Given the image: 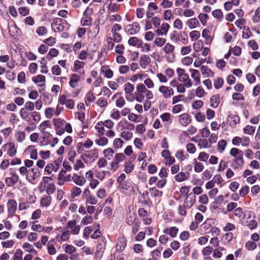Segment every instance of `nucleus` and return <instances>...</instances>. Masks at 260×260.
<instances>
[{
    "label": "nucleus",
    "mask_w": 260,
    "mask_h": 260,
    "mask_svg": "<svg viewBox=\"0 0 260 260\" xmlns=\"http://www.w3.org/2000/svg\"><path fill=\"white\" fill-rule=\"evenodd\" d=\"M136 214L132 211H129L126 217V222L128 225H132L135 222V220L136 218Z\"/></svg>",
    "instance_id": "ea45409f"
},
{
    "label": "nucleus",
    "mask_w": 260,
    "mask_h": 260,
    "mask_svg": "<svg viewBox=\"0 0 260 260\" xmlns=\"http://www.w3.org/2000/svg\"><path fill=\"white\" fill-rule=\"evenodd\" d=\"M82 193L81 189L77 186H73L70 190V195L72 198L79 197Z\"/></svg>",
    "instance_id": "c03bdc74"
},
{
    "label": "nucleus",
    "mask_w": 260,
    "mask_h": 260,
    "mask_svg": "<svg viewBox=\"0 0 260 260\" xmlns=\"http://www.w3.org/2000/svg\"><path fill=\"white\" fill-rule=\"evenodd\" d=\"M227 145V142L225 140H220L219 141L217 145V150L219 152L222 153L224 152Z\"/></svg>",
    "instance_id": "5fc2aeb1"
},
{
    "label": "nucleus",
    "mask_w": 260,
    "mask_h": 260,
    "mask_svg": "<svg viewBox=\"0 0 260 260\" xmlns=\"http://www.w3.org/2000/svg\"><path fill=\"white\" fill-rule=\"evenodd\" d=\"M165 127L169 126L173 122V116L169 112H165L160 115Z\"/></svg>",
    "instance_id": "4468645a"
},
{
    "label": "nucleus",
    "mask_w": 260,
    "mask_h": 260,
    "mask_svg": "<svg viewBox=\"0 0 260 260\" xmlns=\"http://www.w3.org/2000/svg\"><path fill=\"white\" fill-rule=\"evenodd\" d=\"M170 28V25L167 23H162L160 28L157 29L155 32L158 36H166Z\"/></svg>",
    "instance_id": "412c9836"
},
{
    "label": "nucleus",
    "mask_w": 260,
    "mask_h": 260,
    "mask_svg": "<svg viewBox=\"0 0 260 260\" xmlns=\"http://www.w3.org/2000/svg\"><path fill=\"white\" fill-rule=\"evenodd\" d=\"M198 146L200 148H207L211 147V145L209 144L208 141L205 139H200L198 142Z\"/></svg>",
    "instance_id": "338daca9"
},
{
    "label": "nucleus",
    "mask_w": 260,
    "mask_h": 260,
    "mask_svg": "<svg viewBox=\"0 0 260 260\" xmlns=\"http://www.w3.org/2000/svg\"><path fill=\"white\" fill-rule=\"evenodd\" d=\"M158 91L161 93L164 99H169L174 94L172 87L165 85H161L159 87Z\"/></svg>",
    "instance_id": "1a4fd4ad"
},
{
    "label": "nucleus",
    "mask_w": 260,
    "mask_h": 260,
    "mask_svg": "<svg viewBox=\"0 0 260 260\" xmlns=\"http://www.w3.org/2000/svg\"><path fill=\"white\" fill-rule=\"evenodd\" d=\"M230 155L234 157V159H244V154L243 151L236 147L231 149L229 152Z\"/></svg>",
    "instance_id": "dca6fc26"
},
{
    "label": "nucleus",
    "mask_w": 260,
    "mask_h": 260,
    "mask_svg": "<svg viewBox=\"0 0 260 260\" xmlns=\"http://www.w3.org/2000/svg\"><path fill=\"white\" fill-rule=\"evenodd\" d=\"M54 240H51L47 244V251L50 255H55L56 253V250L54 246Z\"/></svg>",
    "instance_id": "a18cd8bd"
},
{
    "label": "nucleus",
    "mask_w": 260,
    "mask_h": 260,
    "mask_svg": "<svg viewBox=\"0 0 260 260\" xmlns=\"http://www.w3.org/2000/svg\"><path fill=\"white\" fill-rule=\"evenodd\" d=\"M25 152L30 155V158L37 159L38 158L37 149L34 145L28 146L25 150Z\"/></svg>",
    "instance_id": "5701e85b"
},
{
    "label": "nucleus",
    "mask_w": 260,
    "mask_h": 260,
    "mask_svg": "<svg viewBox=\"0 0 260 260\" xmlns=\"http://www.w3.org/2000/svg\"><path fill=\"white\" fill-rule=\"evenodd\" d=\"M89 11V9L87 8L84 13V15L85 17H83L81 21V24L83 26H88L91 23V18L87 16V15L88 14V12Z\"/></svg>",
    "instance_id": "c9c22d12"
},
{
    "label": "nucleus",
    "mask_w": 260,
    "mask_h": 260,
    "mask_svg": "<svg viewBox=\"0 0 260 260\" xmlns=\"http://www.w3.org/2000/svg\"><path fill=\"white\" fill-rule=\"evenodd\" d=\"M80 76L76 74H73L70 77V82L69 85L70 86L73 88H75L78 85V83L80 81Z\"/></svg>",
    "instance_id": "c756f323"
},
{
    "label": "nucleus",
    "mask_w": 260,
    "mask_h": 260,
    "mask_svg": "<svg viewBox=\"0 0 260 260\" xmlns=\"http://www.w3.org/2000/svg\"><path fill=\"white\" fill-rule=\"evenodd\" d=\"M139 24L137 22H134L132 24H128L125 27V31L129 35H135L140 30Z\"/></svg>",
    "instance_id": "9b49d317"
},
{
    "label": "nucleus",
    "mask_w": 260,
    "mask_h": 260,
    "mask_svg": "<svg viewBox=\"0 0 260 260\" xmlns=\"http://www.w3.org/2000/svg\"><path fill=\"white\" fill-rule=\"evenodd\" d=\"M244 164V159H234L231 167L234 170H238L242 169Z\"/></svg>",
    "instance_id": "2f4dec72"
},
{
    "label": "nucleus",
    "mask_w": 260,
    "mask_h": 260,
    "mask_svg": "<svg viewBox=\"0 0 260 260\" xmlns=\"http://www.w3.org/2000/svg\"><path fill=\"white\" fill-rule=\"evenodd\" d=\"M124 171L126 174H130L134 169L135 165L131 159L125 161L124 165Z\"/></svg>",
    "instance_id": "473e14b6"
},
{
    "label": "nucleus",
    "mask_w": 260,
    "mask_h": 260,
    "mask_svg": "<svg viewBox=\"0 0 260 260\" xmlns=\"http://www.w3.org/2000/svg\"><path fill=\"white\" fill-rule=\"evenodd\" d=\"M110 117L117 120L120 118V112L118 109L114 108L110 112Z\"/></svg>",
    "instance_id": "0e129e2a"
},
{
    "label": "nucleus",
    "mask_w": 260,
    "mask_h": 260,
    "mask_svg": "<svg viewBox=\"0 0 260 260\" xmlns=\"http://www.w3.org/2000/svg\"><path fill=\"white\" fill-rule=\"evenodd\" d=\"M3 148L6 150L7 154L10 157H14L17 153V148L13 142L6 143L3 145Z\"/></svg>",
    "instance_id": "6e6552de"
},
{
    "label": "nucleus",
    "mask_w": 260,
    "mask_h": 260,
    "mask_svg": "<svg viewBox=\"0 0 260 260\" xmlns=\"http://www.w3.org/2000/svg\"><path fill=\"white\" fill-rule=\"evenodd\" d=\"M203 47V43L201 40L198 41L193 44V49L196 52H199L202 50Z\"/></svg>",
    "instance_id": "e2e57ef3"
},
{
    "label": "nucleus",
    "mask_w": 260,
    "mask_h": 260,
    "mask_svg": "<svg viewBox=\"0 0 260 260\" xmlns=\"http://www.w3.org/2000/svg\"><path fill=\"white\" fill-rule=\"evenodd\" d=\"M192 86V83L183 82L177 84L176 90L178 93H184L186 91V87L190 88Z\"/></svg>",
    "instance_id": "7c9ffc66"
},
{
    "label": "nucleus",
    "mask_w": 260,
    "mask_h": 260,
    "mask_svg": "<svg viewBox=\"0 0 260 260\" xmlns=\"http://www.w3.org/2000/svg\"><path fill=\"white\" fill-rule=\"evenodd\" d=\"M19 178L15 174H13L11 177H6L5 179L6 184L9 187H12L18 182Z\"/></svg>",
    "instance_id": "4be33fe9"
},
{
    "label": "nucleus",
    "mask_w": 260,
    "mask_h": 260,
    "mask_svg": "<svg viewBox=\"0 0 260 260\" xmlns=\"http://www.w3.org/2000/svg\"><path fill=\"white\" fill-rule=\"evenodd\" d=\"M34 82L38 85L39 87H44L45 85L46 78L42 75H38L32 78Z\"/></svg>",
    "instance_id": "b1692460"
},
{
    "label": "nucleus",
    "mask_w": 260,
    "mask_h": 260,
    "mask_svg": "<svg viewBox=\"0 0 260 260\" xmlns=\"http://www.w3.org/2000/svg\"><path fill=\"white\" fill-rule=\"evenodd\" d=\"M7 209L9 214H13L17 209V203L14 200H9L7 203Z\"/></svg>",
    "instance_id": "cd10ccee"
},
{
    "label": "nucleus",
    "mask_w": 260,
    "mask_h": 260,
    "mask_svg": "<svg viewBox=\"0 0 260 260\" xmlns=\"http://www.w3.org/2000/svg\"><path fill=\"white\" fill-rule=\"evenodd\" d=\"M138 48L141 49V51L143 52H148L150 51L151 47L148 43H144L142 41H141L138 46Z\"/></svg>",
    "instance_id": "8fccbe9b"
},
{
    "label": "nucleus",
    "mask_w": 260,
    "mask_h": 260,
    "mask_svg": "<svg viewBox=\"0 0 260 260\" xmlns=\"http://www.w3.org/2000/svg\"><path fill=\"white\" fill-rule=\"evenodd\" d=\"M134 90V86L133 84L129 82L126 83L124 85V91L126 95L132 94Z\"/></svg>",
    "instance_id": "49530a36"
},
{
    "label": "nucleus",
    "mask_w": 260,
    "mask_h": 260,
    "mask_svg": "<svg viewBox=\"0 0 260 260\" xmlns=\"http://www.w3.org/2000/svg\"><path fill=\"white\" fill-rule=\"evenodd\" d=\"M234 238V235L232 233H226L222 236V240L224 244L230 243Z\"/></svg>",
    "instance_id": "603ef678"
},
{
    "label": "nucleus",
    "mask_w": 260,
    "mask_h": 260,
    "mask_svg": "<svg viewBox=\"0 0 260 260\" xmlns=\"http://www.w3.org/2000/svg\"><path fill=\"white\" fill-rule=\"evenodd\" d=\"M15 244V241L13 240H8L7 241H3L1 243L2 246L4 248H12Z\"/></svg>",
    "instance_id": "680f3d73"
},
{
    "label": "nucleus",
    "mask_w": 260,
    "mask_h": 260,
    "mask_svg": "<svg viewBox=\"0 0 260 260\" xmlns=\"http://www.w3.org/2000/svg\"><path fill=\"white\" fill-rule=\"evenodd\" d=\"M149 192L151 197H161L162 195V191L158 190L155 187H152L149 189Z\"/></svg>",
    "instance_id": "13d9d810"
},
{
    "label": "nucleus",
    "mask_w": 260,
    "mask_h": 260,
    "mask_svg": "<svg viewBox=\"0 0 260 260\" xmlns=\"http://www.w3.org/2000/svg\"><path fill=\"white\" fill-rule=\"evenodd\" d=\"M72 180L75 184L79 186H83L86 182L85 178L83 176H79L75 173L73 174Z\"/></svg>",
    "instance_id": "aec40b11"
},
{
    "label": "nucleus",
    "mask_w": 260,
    "mask_h": 260,
    "mask_svg": "<svg viewBox=\"0 0 260 260\" xmlns=\"http://www.w3.org/2000/svg\"><path fill=\"white\" fill-rule=\"evenodd\" d=\"M178 231L179 230L177 227L172 226L170 228H166L163 230V233L165 234H168L172 238H175L176 237Z\"/></svg>",
    "instance_id": "72a5a7b5"
},
{
    "label": "nucleus",
    "mask_w": 260,
    "mask_h": 260,
    "mask_svg": "<svg viewBox=\"0 0 260 260\" xmlns=\"http://www.w3.org/2000/svg\"><path fill=\"white\" fill-rule=\"evenodd\" d=\"M162 51L164 52V57L168 63H173L176 58L175 46L170 42L167 43L162 48Z\"/></svg>",
    "instance_id": "f03ea898"
},
{
    "label": "nucleus",
    "mask_w": 260,
    "mask_h": 260,
    "mask_svg": "<svg viewBox=\"0 0 260 260\" xmlns=\"http://www.w3.org/2000/svg\"><path fill=\"white\" fill-rule=\"evenodd\" d=\"M101 73L104 74L105 77L107 79H111L114 75V73L108 66H103L100 70Z\"/></svg>",
    "instance_id": "c85d7f7f"
},
{
    "label": "nucleus",
    "mask_w": 260,
    "mask_h": 260,
    "mask_svg": "<svg viewBox=\"0 0 260 260\" xmlns=\"http://www.w3.org/2000/svg\"><path fill=\"white\" fill-rule=\"evenodd\" d=\"M201 71L203 75H205L207 77H213L214 76V72L210 69L207 66H203L201 67Z\"/></svg>",
    "instance_id": "4c0bfd02"
},
{
    "label": "nucleus",
    "mask_w": 260,
    "mask_h": 260,
    "mask_svg": "<svg viewBox=\"0 0 260 260\" xmlns=\"http://www.w3.org/2000/svg\"><path fill=\"white\" fill-rule=\"evenodd\" d=\"M83 159L85 163H92L99 157V153L96 149L86 151L82 155Z\"/></svg>",
    "instance_id": "20e7f679"
},
{
    "label": "nucleus",
    "mask_w": 260,
    "mask_h": 260,
    "mask_svg": "<svg viewBox=\"0 0 260 260\" xmlns=\"http://www.w3.org/2000/svg\"><path fill=\"white\" fill-rule=\"evenodd\" d=\"M22 248L24 249L26 252L35 254L37 253V251L34 249L33 245L27 242L24 243L22 245Z\"/></svg>",
    "instance_id": "37998d69"
},
{
    "label": "nucleus",
    "mask_w": 260,
    "mask_h": 260,
    "mask_svg": "<svg viewBox=\"0 0 260 260\" xmlns=\"http://www.w3.org/2000/svg\"><path fill=\"white\" fill-rule=\"evenodd\" d=\"M95 143L99 146H105L108 143V140L106 137H100L99 139L95 140Z\"/></svg>",
    "instance_id": "052dcab7"
},
{
    "label": "nucleus",
    "mask_w": 260,
    "mask_h": 260,
    "mask_svg": "<svg viewBox=\"0 0 260 260\" xmlns=\"http://www.w3.org/2000/svg\"><path fill=\"white\" fill-rule=\"evenodd\" d=\"M189 174L183 172H180L175 176V179L177 182H182L187 180Z\"/></svg>",
    "instance_id": "e433bc0d"
},
{
    "label": "nucleus",
    "mask_w": 260,
    "mask_h": 260,
    "mask_svg": "<svg viewBox=\"0 0 260 260\" xmlns=\"http://www.w3.org/2000/svg\"><path fill=\"white\" fill-rule=\"evenodd\" d=\"M176 72L178 75V79L179 82L192 83L191 80L189 77V75L185 73L184 69L177 68Z\"/></svg>",
    "instance_id": "9d476101"
},
{
    "label": "nucleus",
    "mask_w": 260,
    "mask_h": 260,
    "mask_svg": "<svg viewBox=\"0 0 260 260\" xmlns=\"http://www.w3.org/2000/svg\"><path fill=\"white\" fill-rule=\"evenodd\" d=\"M252 20L254 23L260 22V7L255 10L254 15L252 18Z\"/></svg>",
    "instance_id": "774afa93"
},
{
    "label": "nucleus",
    "mask_w": 260,
    "mask_h": 260,
    "mask_svg": "<svg viewBox=\"0 0 260 260\" xmlns=\"http://www.w3.org/2000/svg\"><path fill=\"white\" fill-rule=\"evenodd\" d=\"M196 201V196L193 193L190 192L184 200L183 204H184V207L186 208H190L194 205Z\"/></svg>",
    "instance_id": "ddd939ff"
},
{
    "label": "nucleus",
    "mask_w": 260,
    "mask_h": 260,
    "mask_svg": "<svg viewBox=\"0 0 260 260\" xmlns=\"http://www.w3.org/2000/svg\"><path fill=\"white\" fill-rule=\"evenodd\" d=\"M124 144V141L120 138L114 139L113 142V146L116 149L122 148Z\"/></svg>",
    "instance_id": "6e6d98bb"
},
{
    "label": "nucleus",
    "mask_w": 260,
    "mask_h": 260,
    "mask_svg": "<svg viewBox=\"0 0 260 260\" xmlns=\"http://www.w3.org/2000/svg\"><path fill=\"white\" fill-rule=\"evenodd\" d=\"M224 84L223 78L221 77L216 78L214 81V87L215 88L218 89L221 88Z\"/></svg>",
    "instance_id": "bf43d9fd"
},
{
    "label": "nucleus",
    "mask_w": 260,
    "mask_h": 260,
    "mask_svg": "<svg viewBox=\"0 0 260 260\" xmlns=\"http://www.w3.org/2000/svg\"><path fill=\"white\" fill-rule=\"evenodd\" d=\"M61 19L56 18L53 20V22L51 24L52 30L55 32H61L63 30L64 27L61 23Z\"/></svg>",
    "instance_id": "f8f14e48"
},
{
    "label": "nucleus",
    "mask_w": 260,
    "mask_h": 260,
    "mask_svg": "<svg viewBox=\"0 0 260 260\" xmlns=\"http://www.w3.org/2000/svg\"><path fill=\"white\" fill-rule=\"evenodd\" d=\"M95 129L97 131V135L101 137L104 135L105 133L104 126L103 124V121L99 122L95 125Z\"/></svg>",
    "instance_id": "79ce46f5"
},
{
    "label": "nucleus",
    "mask_w": 260,
    "mask_h": 260,
    "mask_svg": "<svg viewBox=\"0 0 260 260\" xmlns=\"http://www.w3.org/2000/svg\"><path fill=\"white\" fill-rule=\"evenodd\" d=\"M126 245V239L123 237H119L116 246V250L119 252L122 251L125 249Z\"/></svg>",
    "instance_id": "393cba45"
},
{
    "label": "nucleus",
    "mask_w": 260,
    "mask_h": 260,
    "mask_svg": "<svg viewBox=\"0 0 260 260\" xmlns=\"http://www.w3.org/2000/svg\"><path fill=\"white\" fill-rule=\"evenodd\" d=\"M220 102V98L218 94L213 95L210 100V105L213 108H216L219 105Z\"/></svg>",
    "instance_id": "a19ab883"
},
{
    "label": "nucleus",
    "mask_w": 260,
    "mask_h": 260,
    "mask_svg": "<svg viewBox=\"0 0 260 260\" xmlns=\"http://www.w3.org/2000/svg\"><path fill=\"white\" fill-rule=\"evenodd\" d=\"M202 36L205 39V43L207 45H210L213 39V36L211 35V32L210 30L205 28L203 30Z\"/></svg>",
    "instance_id": "f3484780"
},
{
    "label": "nucleus",
    "mask_w": 260,
    "mask_h": 260,
    "mask_svg": "<svg viewBox=\"0 0 260 260\" xmlns=\"http://www.w3.org/2000/svg\"><path fill=\"white\" fill-rule=\"evenodd\" d=\"M54 126L56 134L59 136H61L64 133V124L66 121L61 119L57 118L53 120Z\"/></svg>",
    "instance_id": "39448f33"
},
{
    "label": "nucleus",
    "mask_w": 260,
    "mask_h": 260,
    "mask_svg": "<svg viewBox=\"0 0 260 260\" xmlns=\"http://www.w3.org/2000/svg\"><path fill=\"white\" fill-rule=\"evenodd\" d=\"M147 75L142 73H138L133 75L130 78L132 82H136L138 80L142 81Z\"/></svg>",
    "instance_id": "3c124183"
},
{
    "label": "nucleus",
    "mask_w": 260,
    "mask_h": 260,
    "mask_svg": "<svg viewBox=\"0 0 260 260\" xmlns=\"http://www.w3.org/2000/svg\"><path fill=\"white\" fill-rule=\"evenodd\" d=\"M254 214L251 211H247L245 213L242 219V224L243 225L248 227L250 230H253L257 228V222L255 220L251 219Z\"/></svg>",
    "instance_id": "7ed1b4c3"
},
{
    "label": "nucleus",
    "mask_w": 260,
    "mask_h": 260,
    "mask_svg": "<svg viewBox=\"0 0 260 260\" xmlns=\"http://www.w3.org/2000/svg\"><path fill=\"white\" fill-rule=\"evenodd\" d=\"M185 24L189 29H193L198 26L199 22L197 18L193 17L187 19L185 22Z\"/></svg>",
    "instance_id": "a878e982"
},
{
    "label": "nucleus",
    "mask_w": 260,
    "mask_h": 260,
    "mask_svg": "<svg viewBox=\"0 0 260 260\" xmlns=\"http://www.w3.org/2000/svg\"><path fill=\"white\" fill-rule=\"evenodd\" d=\"M229 125L232 127H235L236 125L240 122V118L236 115H230L227 117Z\"/></svg>",
    "instance_id": "bb28decb"
},
{
    "label": "nucleus",
    "mask_w": 260,
    "mask_h": 260,
    "mask_svg": "<svg viewBox=\"0 0 260 260\" xmlns=\"http://www.w3.org/2000/svg\"><path fill=\"white\" fill-rule=\"evenodd\" d=\"M145 98L147 100H150L153 98V94L143 83H139L137 85L136 91L133 98L129 99L126 96L127 100L130 102L136 100L138 103H142L144 101Z\"/></svg>",
    "instance_id": "f257e3e1"
},
{
    "label": "nucleus",
    "mask_w": 260,
    "mask_h": 260,
    "mask_svg": "<svg viewBox=\"0 0 260 260\" xmlns=\"http://www.w3.org/2000/svg\"><path fill=\"white\" fill-rule=\"evenodd\" d=\"M51 126V124L48 121H44L42 122L39 126V129L42 133H45L46 135H48V136H51V135L49 133H46L45 130L47 128L50 127Z\"/></svg>",
    "instance_id": "58836bf2"
},
{
    "label": "nucleus",
    "mask_w": 260,
    "mask_h": 260,
    "mask_svg": "<svg viewBox=\"0 0 260 260\" xmlns=\"http://www.w3.org/2000/svg\"><path fill=\"white\" fill-rule=\"evenodd\" d=\"M120 136L124 140L128 141L132 139L133 136V134L132 132L127 131H124L121 133Z\"/></svg>",
    "instance_id": "4d7b16f0"
},
{
    "label": "nucleus",
    "mask_w": 260,
    "mask_h": 260,
    "mask_svg": "<svg viewBox=\"0 0 260 260\" xmlns=\"http://www.w3.org/2000/svg\"><path fill=\"white\" fill-rule=\"evenodd\" d=\"M255 131V127L252 125H247L243 128L244 133L245 134L252 135Z\"/></svg>",
    "instance_id": "69168bd1"
},
{
    "label": "nucleus",
    "mask_w": 260,
    "mask_h": 260,
    "mask_svg": "<svg viewBox=\"0 0 260 260\" xmlns=\"http://www.w3.org/2000/svg\"><path fill=\"white\" fill-rule=\"evenodd\" d=\"M239 0H230L224 4V8L226 11L231 10L233 6H238L239 5Z\"/></svg>",
    "instance_id": "f704fd0d"
},
{
    "label": "nucleus",
    "mask_w": 260,
    "mask_h": 260,
    "mask_svg": "<svg viewBox=\"0 0 260 260\" xmlns=\"http://www.w3.org/2000/svg\"><path fill=\"white\" fill-rule=\"evenodd\" d=\"M51 203V198L49 196H44L41 199L40 204L42 207H47Z\"/></svg>",
    "instance_id": "09e8293b"
},
{
    "label": "nucleus",
    "mask_w": 260,
    "mask_h": 260,
    "mask_svg": "<svg viewBox=\"0 0 260 260\" xmlns=\"http://www.w3.org/2000/svg\"><path fill=\"white\" fill-rule=\"evenodd\" d=\"M103 153L105 158H107L108 159L110 160L111 158L113 157L114 151L111 148H108L103 150Z\"/></svg>",
    "instance_id": "864d4df0"
},
{
    "label": "nucleus",
    "mask_w": 260,
    "mask_h": 260,
    "mask_svg": "<svg viewBox=\"0 0 260 260\" xmlns=\"http://www.w3.org/2000/svg\"><path fill=\"white\" fill-rule=\"evenodd\" d=\"M191 74V77L192 78L194 85L197 86L201 84V74L200 72L195 69H190L189 70Z\"/></svg>",
    "instance_id": "6ab92c4d"
},
{
    "label": "nucleus",
    "mask_w": 260,
    "mask_h": 260,
    "mask_svg": "<svg viewBox=\"0 0 260 260\" xmlns=\"http://www.w3.org/2000/svg\"><path fill=\"white\" fill-rule=\"evenodd\" d=\"M151 61V58L148 55L143 54L140 56L139 63L140 67L144 70L150 64Z\"/></svg>",
    "instance_id": "2eb2a0df"
},
{
    "label": "nucleus",
    "mask_w": 260,
    "mask_h": 260,
    "mask_svg": "<svg viewBox=\"0 0 260 260\" xmlns=\"http://www.w3.org/2000/svg\"><path fill=\"white\" fill-rule=\"evenodd\" d=\"M178 121L182 126H186L191 123V119L188 114L183 113L179 115Z\"/></svg>",
    "instance_id": "a211bd4d"
},
{
    "label": "nucleus",
    "mask_w": 260,
    "mask_h": 260,
    "mask_svg": "<svg viewBox=\"0 0 260 260\" xmlns=\"http://www.w3.org/2000/svg\"><path fill=\"white\" fill-rule=\"evenodd\" d=\"M58 103L61 105H65L66 107L69 109H72L75 106L74 100L68 97L64 94L60 95L58 98Z\"/></svg>",
    "instance_id": "0eeeda50"
},
{
    "label": "nucleus",
    "mask_w": 260,
    "mask_h": 260,
    "mask_svg": "<svg viewBox=\"0 0 260 260\" xmlns=\"http://www.w3.org/2000/svg\"><path fill=\"white\" fill-rule=\"evenodd\" d=\"M40 176V172L37 168L29 169L28 174L26 176V180L31 184H35V181Z\"/></svg>",
    "instance_id": "423d86ee"
},
{
    "label": "nucleus",
    "mask_w": 260,
    "mask_h": 260,
    "mask_svg": "<svg viewBox=\"0 0 260 260\" xmlns=\"http://www.w3.org/2000/svg\"><path fill=\"white\" fill-rule=\"evenodd\" d=\"M16 141L18 143H22L25 139V134L23 132L17 131L14 135Z\"/></svg>",
    "instance_id": "de8ad7c7"
}]
</instances>
